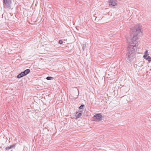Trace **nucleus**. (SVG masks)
<instances>
[{
    "label": "nucleus",
    "instance_id": "nucleus-1",
    "mask_svg": "<svg viewBox=\"0 0 151 151\" xmlns=\"http://www.w3.org/2000/svg\"><path fill=\"white\" fill-rule=\"evenodd\" d=\"M141 26L138 24L131 29L130 36L132 41L130 42L128 48V52L126 55V59L129 61H132L134 58L135 52L138 46V36L141 33Z\"/></svg>",
    "mask_w": 151,
    "mask_h": 151
},
{
    "label": "nucleus",
    "instance_id": "nucleus-2",
    "mask_svg": "<svg viewBox=\"0 0 151 151\" xmlns=\"http://www.w3.org/2000/svg\"><path fill=\"white\" fill-rule=\"evenodd\" d=\"M102 116L100 114H96L93 117V121L99 122L102 120Z\"/></svg>",
    "mask_w": 151,
    "mask_h": 151
},
{
    "label": "nucleus",
    "instance_id": "nucleus-3",
    "mask_svg": "<svg viewBox=\"0 0 151 151\" xmlns=\"http://www.w3.org/2000/svg\"><path fill=\"white\" fill-rule=\"evenodd\" d=\"M3 5L9 8H11L12 4V0H3Z\"/></svg>",
    "mask_w": 151,
    "mask_h": 151
},
{
    "label": "nucleus",
    "instance_id": "nucleus-4",
    "mask_svg": "<svg viewBox=\"0 0 151 151\" xmlns=\"http://www.w3.org/2000/svg\"><path fill=\"white\" fill-rule=\"evenodd\" d=\"M109 5L111 6H116L117 4V2L116 0H109Z\"/></svg>",
    "mask_w": 151,
    "mask_h": 151
},
{
    "label": "nucleus",
    "instance_id": "nucleus-5",
    "mask_svg": "<svg viewBox=\"0 0 151 151\" xmlns=\"http://www.w3.org/2000/svg\"><path fill=\"white\" fill-rule=\"evenodd\" d=\"M15 147V145H13L7 147L6 148V150L7 151H13Z\"/></svg>",
    "mask_w": 151,
    "mask_h": 151
},
{
    "label": "nucleus",
    "instance_id": "nucleus-6",
    "mask_svg": "<svg viewBox=\"0 0 151 151\" xmlns=\"http://www.w3.org/2000/svg\"><path fill=\"white\" fill-rule=\"evenodd\" d=\"M82 111H80L79 112H76L75 116V118L77 119L81 117L82 114Z\"/></svg>",
    "mask_w": 151,
    "mask_h": 151
},
{
    "label": "nucleus",
    "instance_id": "nucleus-7",
    "mask_svg": "<svg viewBox=\"0 0 151 151\" xmlns=\"http://www.w3.org/2000/svg\"><path fill=\"white\" fill-rule=\"evenodd\" d=\"M143 63L142 61L140 62L137 65L136 64V68L137 69H139V68L143 65Z\"/></svg>",
    "mask_w": 151,
    "mask_h": 151
},
{
    "label": "nucleus",
    "instance_id": "nucleus-8",
    "mask_svg": "<svg viewBox=\"0 0 151 151\" xmlns=\"http://www.w3.org/2000/svg\"><path fill=\"white\" fill-rule=\"evenodd\" d=\"M145 59L147 60L149 63H150L151 61V58L150 57L148 56H144V57H143Z\"/></svg>",
    "mask_w": 151,
    "mask_h": 151
},
{
    "label": "nucleus",
    "instance_id": "nucleus-9",
    "mask_svg": "<svg viewBox=\"0 0 151 151\" xmlns=\"http://www.w3.org/2000/svg\"><path fill=\"white\" fill-rule=\"evenodd\" d=\"M24 76L23 75V74L21 72L20 73L17 75V78H20L23 77Z\"/></svg>",
    "mask_w": 151,
    "mask_h": 151
},
{
    "label": "nucleus",
    "instance_id": "nucleus-10",
    "mask_svg": "<svg viewBox=\"0 0 151 151\" xmlns=\"http://www.w3.org/2000/svg\"><path fill=\"white\" fill-rule=\"evenodd\" d=\"M149 56L148 52V51L147 50L145 52L144 55L143 57H144V56Z\"/></svg>",
    "mask_w": 151,
    "mask_h": 151
},
{
    "label": "nucleus",
    "instance_id": "nucleus-11",
    "mask_svg": "<svg viewBox=\"0 0 151 151\" xmlns=\"http://www.w3.org/2000/svg\"><path fill=\"white\" fill-rule=\"evenodd\" d=\"M26 75L28 74L30 72V70L29 69H27L24 71Z\"/></svg>",
    "mask_w": 151,
    "mask_h": 151
},
{
    "label": "nucleus",
    "instance_id": "nucleus-12",
    "mask_svg": "<svg viewBox=\"0 0 151 151\" xmlns=\"http://www.w3.org/2000/svg\"><path fill=\"white\" fill-rule=\"evenodd\" d=\"M46 78L47 80H52L53 79V78L52 77L48 76Z\"/></svg>",
    "mask_w": 151,
    "mask_h": 151
},
{
    "label": "nucleus",
    "instance_id": "nucleus-13",
    "mask_svg": "<svg viewBox=\"0 0 151 151\" xmlns=\"http://www.w3.org/2000/svg\"><path fill=\"white\" fill-rule=\"evenodd\" d=\"M84 106V105H81L79 107V109H81L83 108Z\"/></svg>",
    "mask_w": 151,
    "mask_h": 151
},
{
    "label": "nucleus",
    "instance_id": "nucleus-14",
    "mask_svg": "<svg viewBox=\"0 0 151 151\" xmlns=\"http://www.w3.org/2000/svg\"><path fill=\"white\" fill-rule=\"evenodd\" d=\"M86 46V44H83V50H84V49L85 48Z\"/></svg>",
    "mask_w": 151,
    "mask_h": 151
},
{
    "label": "nucleus",
    "instance_id": "nucleus-15",
    "mask_svg": "<svg viewBox=\"0 0 151 151\" xmlns=\"http://www.w3.org/2000/svg\"><path fill=\"white\" fill-rule=\"evenodd\" d=\"M63 43V41L61 40H60L59 41V43L60 44H62Z\"/></svg>",
    "mask_w": 151,
    "mask_h": 151
},
{
    "label": "nucleus",
    "instance_id": "nucleus-16",
    "mask_svg": "<svg viewBox=\"0 0 151 151\" xmlns=\"http://www.w3.org/2000/svg\"><path fill=\"white\" fill-rule=\"evenodd\" d=\"M22 73L23 74V75H24V76L27 75L24 71L22 72Z\"/></svg>",
    "mask_w": 151,
    "mask_h": 151
},
{
    "label": "nucleus",
    "instance_id": "nucleus-17",
    "mask_svg": "<svg viewBox=\"0 0 151 151\" xmlns=\"http://www.w3.org/2000/svg\"><path fill=\"white\" fill-rule=\"evenodd\" d=\"M127 41L128 42H129V39H127Z\"/></svg>",
    "mask_w": 151,
    "mask_h": 151
}]
</instances>
